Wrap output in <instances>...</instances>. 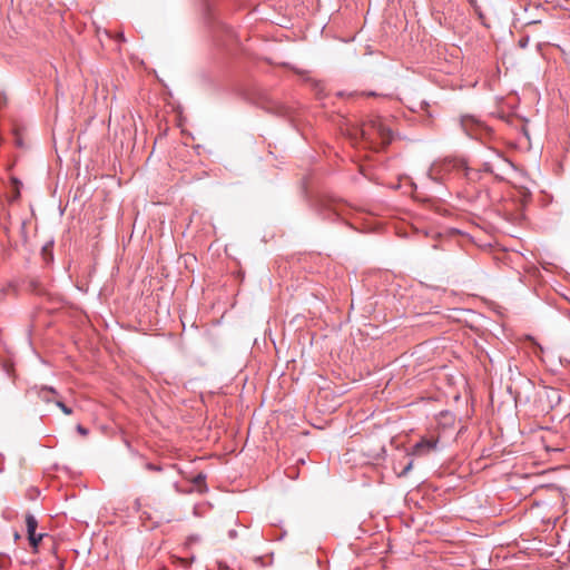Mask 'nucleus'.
I'll return each instance as SVG.
<instances>
[{
	"label": "nucleus",
	"mask_w": 570,
	"mask_h": 570,
	"mask_svg": "<svg viewBox=\"0 0 570 570\" xmlns=\"http://www.w3.org/2000/svg\"><path fill=\"white\" fill-rule=\"evenodd\" d=\"M459 171H462L463 175L466 177L468 180L474 181L479 179L480 171L476 169H472L466 165V161L464 160V167H460Z\"/></svg>",
	"instance_id": "9"
},
{
	"label": "nucleus",
	"mask_w": 570,
	"mask_h": 570,
	"mask_svg": "<svg viewBox=\"0 0 570 570\" xmlns=\"http://www.w3.org/2000/svg\"><path fill=\"white\" fill-rule=\"evenodd\" d=\"M56 405L67 415H70L72 413L71 407L67 406L63 402L57 400Z\"/></svg>",
	"instance_id": "12"
},
{
	"label": "nucleus",
	"mask_w": 570,
	"mask_h": 570,
	"mask_svg": "<svg viewBox=\"0 0 570 570\" xmlns=\"http://www.w3.org/2000/svg\"><path fill=\"white\" fill-rule=\"evenodd\" d=\"M77 432L81 435H87L89 433L88 429H86L85 426H82L81 424H78L77 425Z\"/></svg>",
	"instance_id": "15"
},
{
	"label": "nucleus",
	"mask_w": 570,
	"mask_h": 570,
	"mask_svg": "<svg viewBox=\"0 0 570 570\" xmlns=\"http://www.w3.org/2000/svg\"><path fill=\"white\" fill-rule=\"evenodd\" d=\"M460 167H464V159L445 158L438 160L431 165L426 173V178L431 181L442 184L445 181L448 175L452 171H459Z\"/></svg>",
	"instance_id": "2"
},
{
	"label": "nucleus",
	"mask_w": 570,
	"mask_h": 570,
	"mask_svg": "<svg viewBox=\"0 0 570 570\" xmlns=\"http://www.w3.org/2000/svg\"><path fill=\"white\" fill-rule=\"evenodd\" d=\"M320 216L324 220L335 222L341 217L336 205L327 204L320 208Z\"/></svg>",
	"instance_id": "7"
},
{
	"label": "nucleus",
	"mask_w": 570,
	"mask_h": 570,
	"mask_svg": "<svg viewBox=\"0 0 570 570\" xmlns=\"http://www.w3.org/2000/svg\"><path fill=\"white\" fill-rule=\"evenodd\" d=\"M281 115H286L287 110L285 107H281V110L278 111Z\"/></svg>",
	"instance_id": "20"
},
{
	"label": "nucleus",
	"mask_w": 570,
	"mask_h": 570,
	"mask_svg": "<svg viewBox=\"0 0 570 570\" xmlns=\"http://www.w3.org/2000/svg\"><path fill=\"white\" fill-rule=\"evenodd\" d=\"M6 104V97L0 94V107Z\"/></svg>",
	"instance_id": "19"
},
{
	"label": "nucleus",
	"mask_w": 570,
	"mask_h": 570,
	"mask_svg": "<svg viewBox=\"0 0 570 570\" xmlns=\"http://www.w3.org/2000/svg\"><path fill=\"white\" fill-rule=\"evenodd\" d=\"M205 480H206V475L203 474V473H199L197 474L195 478H194V483L196 485H204V491L207 490V487L205 485ZM200 492H203V490H200Z\"/></svg>",
	"instance_id": "10"
},
{
	"label": "nucleus",
	"mask_w": 570,
	"mask_h": 570,
	"mask_svg": "<svg viewBox=\"0 0 570 570\" xmlns=\"http://www.w3.org/2000/svg\"><path fill=\"white\" fill-rule=\"evenodd\" d=\"M361 137L373 145L385 146L392 140V131L381 118H372L360 129Z\"/></svg>",
	"instance_id": "1"
},
{
	"label": "nucleus",
	"mask_w": 570,
	"mask_h": 570,
	"mask_svg": "<svg viewBox=\"0 0 570 570\" xmlns=\"http://www.w3.org/2000/svg\"><path fill=\"white\" fill-rule=\"evenodd\" d=\"M119 39L125 40L124 33L119 35Z\"/></svg>",
	"instance_id": "22"
},
{
	"label": "nucleus",
	"mask_w": 570,
	"mask_h": 570,
	"mask_svg": "<svg viewBox=\"0 0 570 570\" xmlns=\"http://www.w3.org/2000/svg\"><path fill=\"white\" fill-rule=\"evenodd\" d=\"M474 126H479V122L474 118H472L470 116L462 117L461 127L465 131V134L471 138H474V132H473Z\"/></svg>",
	"instance_id": "8"
},
{
	"label": "nucleus",
	"mask_w": 570,
	"mask_h": 570,
	"mask_svg": "<svg viewBox=\"0 0 570 570\" xmlns=\"http://www.w3.org/2000/svg\"><path fill=\"white\" fill-rule=\"evenodd\" d=\"M228 538L229 539H236L237 538V531L235 529H230L228 531Z\"/></svg>",
	"instance_id": "17"
},
{
	"label": "nucleus",
	"mask_w": 570,
	"mask_h": 570,
	"mask_svg": "<svg viewBox=\"0 0 570 570\" xmlns=\"http://www.w3.org/2000/svg\"><path fill=\"white\" fill-rule=\"evenodd\" d=\"M26 525H27V533H28L29 542L33 548H36L39 544V542L42 540L43 534L36 533V529L38 527V521L33 514H31V513L26 514Z\"/></svg>",
	"instance_id": "4"
},
{
	"label": "nucleus",
	"mask_w": 570,
	"mask_h": 570,
	"mask_svg": "<svg viewBox=\"0 0 570 570\" xmlns=\"http://www.w3.org/2000/svg\"><path fill=\"white\" fill-rule=\"evenodd\" d=\"M528 43H529V37H523V38H521V39L519 40V46H520L521 48H525V47L528 46Z\"/></svg>",
	"instance_id": "16"
},
{
	"label": "nucleus",
	"mask_w": 570,
	"mask_h": 570,
	"mask_svg": "<svg viewBox=\"0 0 570 570\" xmlns=\"http://www.w3.org/2000/svg\"><path fill=\"white\" fill-rule=\"evenodd\" d=\"M412 465H413V462H412V460H410L406 463V465L403 468V470L400 472V476L406 475L410 472V470L412 469Z\"/></svg>",
	"instance_id": "14"
},
{
	"label": "nucleus",
	"mask_w": 570,
	"mask_h": 570,
	"mask_svg": "<svg viewBox=\"0 0 570 570\" xmlns=\"http://www.w3.org/2000/svg\"><path fill=\"white\" fill-rule=\"evenodd\" d=\"M145 469L148 470V471H153V472H160V471H163V466L161 465H157V464H154L151 462L145 463Z\"/></svg>",
	"instance_id": "13"
},
{
	"label": "nucleus",
	"mask_w": 570,
	"mask_h": 570,
	"mask_svg": "<svg viewBox=\"0 0 570 570\" xmlns=\"http://www.w3.org/2000/svg\"><path fill=\"white\" fill-rule=\"evenodd\" d=\"M553 393L557 395L558 401H560V395H559L558 391H553Z\"/></svg>",
	"instance_id": "21"
},
{
	"label": "nucleus",
	"mask_w": 570,
	"mask_h": 570,
	"mask_svg": "<svg viewBox=\"0 0 570 570\" xmlns=\"http://www.w3.org/2000/svg\"><path fill=\"white\" fill-rule=\"evenodd\" d=\"M512 163L501 154L493 151L492 157L483 163V171L492 174L497 179L503 180L512 169Z\"/></svg>",
	"instance_id": "3"
},
{
	"label": "nucleus",
	"mask_w": 570,
	"mask_h": 570,
	"mask_svg": "<svg viewBox=\"0 0 570 570\" xmlns=\"http://www.w3.org/2000/svg\"><path fill=\"white\" fill-rule=\"evenodd\" d=\"M364 95H366L368 97H376V96H379L375 91L364 92Z\"/></svg>",
	"instance_id": "18"
},
{
	"label": "nucleus",
	"mask_w": 570,
	"mask_h": 570,
	"mask_svg": "<svg viewBox=\"0 0 570 570\" xmlns=\"http://www.w3.org/2000/svg\"><path fill=\"white\" fill-rule=\"evenodd\" d=\"M30 392L35 393L41 401L46 403H51L57 400L55 397L58 395V392L52 386L41 385V386H33L30 389Z\"/></svg>",
	"instance_id": "5"
},
{
	"label": "nucleus",
	"mask_w": 570,
	"mask_h": 570,
	"mask_svg": "<svg viewBox=\"0 0 570 570\" xmlns=\"http://www.w3.org/2000/svg\"><path fill=\"white\" fill-rule=\"evenodd\" d=\"M438 446V440L435 439H422L416 442L412 448V454L414 455H425L431 451L435 450Z\"/></svg>",
	"instance_id": "6"
},
{
	"label": "nucleus",
	"mask_w": 570,
	"mask_h": 570,
	"mask_svg": "<svg viewBox=\"0 0 570 570\" xmlns=\"http://www.w3.org/2000/svg\"><path fill=\"white\" fill-rule=\"evenodd\" d=\"M468 2H469V3H470V6L473 8L474 12H475L480 18H482V17H483V13H482L481 7L479 6L478 1H476V0H468Z\"/></svg>",
	"instance_id": "11"
}]
</instances>
